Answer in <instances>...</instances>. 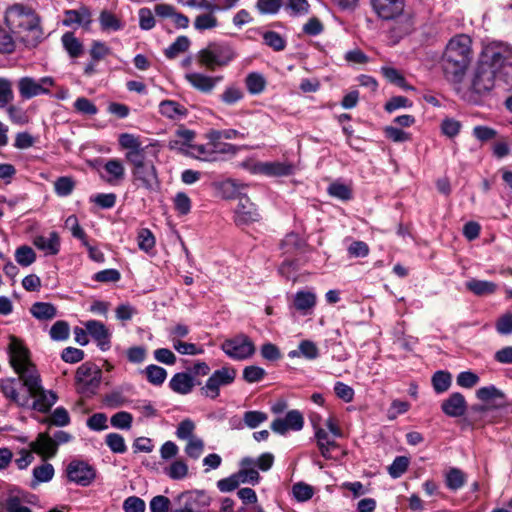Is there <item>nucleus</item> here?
Segmentation results:
<instances>
[{"label": "nucleus", "instance_id": "nucleus-1", "mask_svg": "<svg viewBox=\"0 0 512 512\" xmlns=\"http://www.w3.org/2000/svg\"><path fill=\"white\" fill-rule=\"evenodd\" d=\"M9 363L18 378L0 380V390L4 397L22 408H31L45 413L56 403L54 392L45 390L36 365L31 361L30 351L24 343L10 336L8 345Z\"/></svg>", "mask_w": 512, "mask_h": 512}, {"label": "nucleus", "instance_id": "nucleus-2", "mask_svg": "<svg viewBox=\"0 0 512 512\" xmlns=\"http://www.w3.org/2000/svg\"><path fill=\"white\" fill-rule=\"evenodd\" d=\"M473 59L472 39L466 34L453 36L446 44L441 66L448 81L462 80Z\"/></svg>", "mask_w": 512, "mask_h": 512}, {"label": "nucleus", "instance_id": "nucleus-3", "mask_svg": "<svg viewBox=\"0 0 512 512\" xmlns=\"http://www.w3.org/2000/svg\"><path fill=\"white\" fill-rule=\"evenodd\" d=\"M5 22L28 46L35 47L43 39L40 17L27 5L17 3L9 6L5 12Z\"/></svg>", "mask_w": 512, "mask_h": 512}, {"label": "nucleus", "instance_id": "nucleus-4", "mask_svg": "<svg viewBox=\"0 0 512 512\" xmlns=\"http://www.w3.org/2000/svg\"><path fill=\"white\" fill-rule=\"evenodd\" d=\"M118 142L120 147L126 150L125 159L132 169L155 162L160 152L157 144L143 146L139 137L130 133L120 134Z\"/></svg>", "mask_w": 512, "mask_h": 512}, {"label": "nucleus", "instance_id": "nucleus-5", "mask_svg": "<svg viewBox=\"0 0 512 512\" xmlns=\"http://www.w3.org/2000/svg\"><path fill=\"white\" fill-rule=\"evenodd\" d=\"M237 54L233 47L225 42H210L196 54L200 66L214 71L217 68L228 66Z\"/></svg>", "mask_w": 512, "mask_h": 512}, {"label": "nucleus", "instance_id": "nucleus-6", "mask_svg": "<svg viewBox=\"0 0 512 512\" xmlns=\"http://www.w3.org/2000/svg\"><path fill=\"white\" fill-rule=\"evenodd\" d=\"M55 85V80L51 76H44L35 79L30 76L22 77L17 82L20 96L23 99H31L40 95H49L50 89Z\"/></svg>", "mask_w": 512, "mask_h": 512}, {"label": "nucleus", "instance_id": "nucleus-7", "mask_svg": "<svg viewBox=\"0 0 512 512\" xmlns=\"http://www.w3.org/2000/svg\"><path fill=\"white\" fill-rule=\"evenodd\" d=\"M101 370L94 364L84 363L76 371L78 390L86 395L94 394L101 382Z\"/></svg>", "mask_w": 512, "mask_h": 512}, {"label": "nucleus", "instance_id": "nucleus-8", "mask_svg": "<svg viewBox=\"0 0 512 512\" xmlns=\"http://www.w3.org/2000/svg\"><path fill=\"white\" fill-rule=\"evenodd\" d=\"M236 374V370L231 367H222L215 370L201 388L202 394L208 398L216 399L220 394V388L233 383Z\"/></svg>", "mask_w": 512, "mask_h": 512}, {"label": "nucleus", "instance_id": "nucleus-9", "mask_svg": "<svg viewBox=\"0 0 512 512\" xmlns=\"http://www.w3.org/2000/svg\"><path fill=\"white\" fill-rule=\"evenodd\" d=\"M221 349L230 358L244 360L252 356L255 346L251 339L245 334H239L221 344Z\"/></svg>", "mask_w": 512, "mask_h": 512}, {"label": "nucleus", "instance_id": "nucleus-10", "mask_svg": "<svg viewBox=\"0 0 512 512\" xmlns=\"http://www.w3.org/2000/svg\"><path fill=\"white\" fill-rule=\"evenodd\" d=\"M506 49L500 43H490L486 45L481 53L479 64L486 66L488 69H493L497 72L506 64Z\"/></svg>", "mask_w": 512, "mask_h": 512}, {"label": "nucleus", "instance_id": "nucleus-11", "mask_svg": "<svg viewBox=\"0 0 512 512\" xmlns=\"http://www.w3.org/2000/svg\"><path fill=\"white\" fill-rule=\"evenodd\" d=\"M68 479L78 485L88 486L96 476L92 466L84 461L74 460L67 467Z\"/></svg>", "mask_w": 512, "mask_h": 512}, {"label": "nucleus", "instance_id": "nucleus-12", "mask_svg": "<svg viewBox=\"0 0 512 512\" xmlns=\"http://www.w3.org/2000/svg\"><path fill=\"white\" fill-rule=\"evenodd\" d=\"M132 175L138 187L145 188L148 191H153L159 186L155 162L132 169Z\"/></svg>", "mask_w": 512, "mask_h": 512}, {"label": "nucleus", "instance_id": "nucleus-13", "mask_svg": "<svg viewBox=\"0 0 512 512\" xmlns=\"http://www.w3.org/2000/svg\"><path fill=\"white\" fill-rule=\"evenodd\" d=\"M495 75L493 69L478 63L472 78V90L478 95L489 93L495 85Z\"/></svg>", "mask_w": 512, "mask_h": 512}, {"label": "nucleus", "instance_id": "nucleus-14", "mask_svg": "<svg viewBox=\"0 0 512 512\" xmlns=\"http://www.w3.org/2000/svg\"><path fill=\"white\" fill-rule=\"evenodd\" d=\"M184 78L194 89L204 94H211L223 80L222 75L209 76L199 72L186 73Z\"/></svg>", "mask_w": 512, "mask_h": 512}, {"label": "nucleus", "instance_id": "nucleus-15", "mask_svg": "<svg viewBox=\"0 0 512 512\" xmlns=\"http://www.w3.org/2000/svg\"><path fill=\"white\" fill-rule=\"evenodd\" d=\"M235 223L247 225L260 219V214L255 204L247 196H240L235 208Z\"/></svg>", "mask_w": 512, "mask_h": 512}, {"label": "nucleus", "instance_id": "nucleus-16", "mask_svg": "<svg viewBox=\"0 0 512 512\" xmlns=\"http://www.w3.org/2000/svg\"><path fill=\"white\" fill-rule=\"evenodd\" d=\"M304 419L298 410L289 411L284 418H277L271 423L273 432L284 435L289 430L299 431L303 428Z\"/></svg>", "mask_w": 512, "mask_h": 512}, {"label": "nucleus", "instance_id": "nucleus-17", "mask_svg": "<svg viewBox=\"0 0 512 512\" xmlns=\"http://www.w3.org/2000/svg\"><path fill=\"white\" fill-rule=\"evenodd\" d=\"M372 7L382 19H393L400 15L404 8V0H371Z\"/></svg>", "mask_w": 512, "mask_h": 512}, {"label": "nucleus", "instance_id": "nucleus-18", "mask_svg": "<svg viewBox=\"0 0 512 512\" xmlns=\"http://www.w3.org/2000/svg\"><path fill=\"white\" fill-rule=\"evenodd\" d=\"M91 11L86 6H81L79 9L64 11V19L62 21L64 26L71 27L73 25L82 26L89 29L92 22Z\"/></svg>", "mask_w": 512, "mask_h": 512}, {"label": "nucleus", "instance_id": "nucleus-19", "mask_svg": "<svg viewBox=\"0 0 512 512\" xmlns=\"http://www.w3.org/2000/svg\"><path fill=\"white\" fill-rule=\"evenodd\" d=\"M202 497L204 494L200 492L181 493L174 499L171 512H195Z\"/></svg>", "mask_w": 512, "mask_h": 512}, {"label": "nucleus", "instance_id": "nucleus-20", "mask_svg": "<svg viewBox=\"0 0 512 512\" xmlns=\"http://www.w3.org/2000/svg\"><path fill=\"white\" fill-rule=\"evenodd\" d=\"M214 133H219V130L211 129L205 134V138L207 141H210L212 152L214 154L215 160H220L221 155H235L238 152V147L230 144L222 142L223 137H216Z\"/></svg>", "mask_w": 512, "mask_h": 512}, {"label": "nucleus", "instance_id": "nucleus-21", "mask_svg": "<svg viewBox=\"0 0 512 512\" xmlns=\"http://www.w3.org/2000/svg\"><path fill=\"white\" fill-rule=\"evenodd\" d=\"M466 408L467 402L464 396L459 392L452 393L441 404L443 413L449 417H460L464 415Z\"/></svg>", "mask_w": 512, "mask_h": 512}, {"label": "nucleus", "instance_id": "nucleus-22", "mask_svg": "<svg viewBox=\"0 0 512 512\" xmlns=\"http://www.w3.org/2000/svg\"><path fill=\"white\" fill-rule=\"evenodd\" d=\"M85 328L89 335L97 342L102 351L110 347V333L105 325L96 320H90L85 323Z\"/></svg>", "mask_w": 512, "mask_h": 512}, {"label": "nucleus", "instance_id": "nucleus-23", "mask_svg": "<svg viewBox=\"0 0 512 512\" xmlns=\"http://www.w3.org/2000/svg\"><path fill=\"white\" fill-rule=\"evenodd\" d=\"M255 459L251 457H244L240 461V469L236 472L240 483H249L256 485L259 483L261 477L255 469Z\"/></svg>", "mask_w": 512, "mask_h": 512}, {"label": "nucleus", "instance_id": "nucleus-24", "mask_svg": "<svg viewBox=\"0 0 512 512\" xmlns=\"http://www.w3.org/2000/svg\"><path fill=\"white\" fill-rule=\"evenodd\" d=\"M31 450L42 457H53L57 452V443L47 433H41L30 443Z\"/></svg>", "mask_w": 512, "mask_h": 512}, {"label": "nucleus", "instance_id": "nucleus-25", "mask_svg": "<svg viewBox=\"0 0 512 512\" xmlns=\"http://www.w3.org/2000/svg\"><path fill=\"white\" fill-rule=\"evenodd\" d=\"M159 112L170 120H181L188 115V109L174 100H163L159 104Z\"/></svg>", "mask_w": 512, "mask_h": 512}, {"label": "nucleus", "instance_id": "nucleus-26", "mask_svg": "<svg viewBox=\"0 0 512 512\" xmlns=\"http://www.w3.org/2000/svg\"><path fill=\"white\" fill-rule=\"evenodd\" d=\"M33 244L38 249L44 251L46 255H56L60 250V238L55 231L50 232L48 237L43 235L36 236Z\"/></svg>", "mask_w": 512, "mask_h": 512}, {"label": "nucleus", "instance_id": "nucleus-27", "mask_svg": "<svg viewBox=\"0 0 512 512\" xmlns=\"http://www.w3.org/2000/svg\"><path fill=\"white\" fill-rule=\"evenodd\" d=\"M194 385L193 377L185 372L176 373L169 382L171 390L181 395L189 394Z\"/></svg>", "mask_w": 512, "mask_h": 512}, {"label": "nucleus", "instance_id": "nucleus-28", "mask_svg": "<svg viewBox=\"0 0 512 512\" xmlns=\"http://www.w3.org/2000/svg\"><path fill=\"white\" fill-rule=\"evenodd\" d=\"M257 171L267 176H287L292 174L293 165L284 162H265L257 165Z\"/></svg>", "mask_w": 512, "mask_h": 512}, {"label": "nucleus", "instance_id": "nucleus-29", "mask_svg": "<svg viewBox=\"0 0 512 512\" xmlns=\"http://www.w3.org/2000/svg\"><path fill=\"white\" fill-rule=\"evenodd\" d=\"M316 300L317 297L314 292L301 290L294 296V307L303 315H307L315 307Z\"/></svg>", "mask_w": 512, "mask_h": 512}, {"label": "nucleus", "instance_id": "nucleus-30", "mask_svg": "<svg viewBox=\"0 0 512 512\" xmlns=\"http://www.w3.org/2000/svg\"><path fill=\"white\" fill-rule=\"evenodd\" d=\"M314 428L317 446L320 450L321 455L325 459H332V451L335 448H337L336 442L330 439L328 433L323 428L316 427V425H314Z\"/></svg>", "mask_w": 512, "mask_h": 512}, {"label": "nucleus", "instance_id": "nucleus-31", "mask_svg": "<svg viewBox=\"0 0 512 512\" xmlns=\"http://www.w3.org/2000/svg\"><path fill=\"white\" fill-rule=\"evenodd\" d=\"M476 396L479 400L483 402H491V401H498V403L495 405V407H503L506 405L505 403V394L503 391L498 389L494 385H489L485 387H481L476 391Z\"/></svg>", "mask_w": 512, "mask_h": 512}, {"label": "nucleus", "instance_id": "nucleus-32", "mask_svg": "<svg viewBox=\"0 0 512 512\" xmlns=\"http://www.w3.org/2000/svg\"><path fill=\"white\" fill-rule=\"evenodd\" d=\"M30 313L39 321H50L57 316V309L48 302H35L30 307Z\"/></svg>", "mask_w": 512, "mask_h": 512}, {"label": "nucleus", "instance_id": "nucleus-33", "mask_svg": "<svg viewBox=\"0 0 512 512\" xmlns=\"http://www.w3.org/2000/svg\"><path fill=\"white\" fill-rule=\"evenodd\" d=\"M63 48L71 58H78L84 53L82 42L74 35L73 32H66L61 37Z\"/></svg>", "mask_w": 512, "mask_h": 512}, {"label": "nucleus", "instance_id": "nucleus-34", "mask_svg": "<svg viewBox=\"0 0 512 512\" xmlns=\"http://www.w3.org/2000/svg\"><path fill=\"white\" fill-rule=\"evenodd\" d=\"M195 138V132L189 129L180 128L175 133V139L169 141L170 149L183 150L185 147L191 149Z\"/></svg>", "mask_w": 512, "mask_h": 512}, {"label": "nucleus", "instance_id": "nucleus-35", "mask_svg": "<svg viewBox=\"0 0 512 512\" xmlns=\"http://www.w3.org/2000/svg\"><path fill=\"white\" fill-rule=\"evenodd\" d=\"M465 286L470 292L477 296L491 295L497 290V285L494 282L475 278L467 281Z\"/></svg>", "mask_w": 512, "mask_h": 512}, {"label": "nucleus", "instance_id": "nucleus-36", "mask_svg": "<svg viewBox=\"0 0 512 512\" xmlns=\"http://www.w3.org/2000/svg\"><path fill=\"white\" fill-rule=\"evenodd\" d=\"M104 170L109 175L105 180L114 184L123 180L125 175V168L119 159H110L104 165Z\"/></svg>", "mask_w": 512, "mask_h": 512}, {"label": "nucleus", "instance_id": "nucleus-37", "mask_svg": "<svg viewBox=\"0 0 512 512\" xmlns=\"http://www.w3.org/2000/svg\"><path fill=\"white\" fill-rule=\"evenodd\" d=\"M247 91L252 95L261 94L267 85L265 77L259 72L247 74L244 80Z\"/></svg>", "mask_w": 512, "mask_h": 512}, {"label": "nucleus", "instance_id": "nucleus-38", "mask_svg": "<svg viewBox=\"0 0 512 512\" xmlns=\"http://www.w3.org/2000/svg\"><path fill=\"white\" fill-rule=\"evenodd\" d=\"M100 27L103 31H119L124 27L122 20L117 17L114 13L103 10L99 16Z\"/></svg>", "mask_w": 512, "mask_h": 512}, {"label": "nucleus", "instance_id": "nucleus-39", "mask_svg": "<svg viewBox=\"0 0 512 512\" xmlns=\"http://www.w3.org/2000/svg\"><path fill=\"white\" fill-rule=\"evenodd\" d=\"M244 98L243 90L236 84H230L225 87L223 92L219 95L220 101L227 105L233 106Z\"/></svg>", "mask_w": 512, "mask_h": 512}, {"label": "nucleus", "instance_id": "nucleus-40", "mask_svg": "<svg viewBox=\"0 0 512 512\" xmlns=\"http://www.w3.org/2000/svg\"><path fill=\"white\" fill-rule=\"evenodd\" d=\"M187 154L201 161H216L212 152L210 141H207L206 144L191 145V149L187 151Z\"/></svg>", "mask_w": 512, "mask_h": 512}, {"label": "nucleus", "instance_id": "nucleus-41", "mask_svg": "<svg viewBox=\"0 0 512 512\" xmlns=\"http://www.w3.org/2000/svg\"><path fill=\"white\" fill-rule=\"evenodd\" d=\"M215 11H207L199 14L194 19V28L198 31L211 30L218 26V19L214 15Z\"/></svg>", "mask_w": 512, "mask_h": 512}, {"label": "nucleus", "instance_id": "nucleus-42", "mask_svg": "<svg viewBox=\"0 0 512 512\" xmlns=\"http://www.w3.org/2000/svg\"><path fill=\"white\" fill-rule=\"evenodd\" d=\"M466 475L458 468H450L445 474V483L450 490H458L464 486Z\"/></svg>", "mask_w": 512, "mask_h": 512}, {"label": "nucleus", "instance_id": "nucleus-43", "mask_svg": "<svg viewBox=\"0 0 512 512\" xmlns=\"http://www.w3.org/2000/svg\"><path fill=\"white\" fill-rule=\"evenodd\" d=\"M54 476V468L50 463H44L40 466H36L33 469V481L32 487H35L39 483L48 482Z\"/></svg>", "mask_w": 512, "mask_h": 512}, {"label": "nucleus", "instance_id": "nucleus-44", "mask_svg": "<svg viewBox=\"0 0 512 512\" xmlns=\"http://www.w3.org/2000/svg\"><path fill=\"white\" fill-rule=\"evenodd\" d=\"M190 46V40L187 36H179L165 49L164 54L168 59H174L179 54L184 53Z\"/></svg>", "mask_w": 512, "mask_h": 512}, {"label": "nucleus", "instance_id": "nucleus-45", "mask_svg": "<svg viewBox=\"0 0 512 512\" xmlns=\"http://www.w3.org/2000/svg\"><path fill=\"white\" fill-rule=\"evenodd\" d=\"M244 426L255 429L268 420V414L258 410L246 411L243 414Z\"/></svg>", "mask_w": 512, "mask_h": 512}, {"label": "nucleus", "instance_id": "nucleus-46", "mask_svg": "<svg viewBox=\"0 0 512 512\" xmlns=\"http://www.w3.org/2000/svg\"><path fill=\"white\" fill-rule=\"evenodd\" d=\"M149 383L159 386L164 383L167 377V371L157 365H148L144 370Z\"/></svg>", "mask_w": 512, "mask_h": 512}, {"label": "nucleus", "instance_id": "nucleus-47", "mask_svg": "<svg viewBox=\"0 0 512 512\" xmlns=\"http://www.w3.org/2000/svg\"><path fill=\"white\" fill-rule=\"evenodd\" d=\"M15 260L19 265L28 267L35 262L36 254L31 247L22 245L15 251Z\"/></svg>", "mask_w": 512, "mask_h": 512}, {"label": "nucleus", "instance_id": "nucleus-48", "mask_svg": "<svg viewBox=\"0 0 512 512\" xmlns=\"http://www.w3.org/2000/svg\"><path fill=\"white\" fill-rule=\"evenodd\" d=\"M50 338L54 341H64L69 338L70 327L68 322L64 320L56 321L50 328Z\"/></svg>", "mask_w": 512, "mask_h": 512}, {"label": "nucleus", "instance_id": "nucleus-49", "mask_svg": "<svg viewBox=\"0 0 512 512\" xmlns=\"http://www.w3.org/2000/svg\"><path fill=\"white\" fill-rule=\"evenodd\" d=\"M165 473L173 480H182L188 475V465L181 459L175 460L165 469Z\"/></svg>", "mask_w": 512, "mask_h": 512}, {"label": "nucleus", "instance_id": "nucleus-50", "mask_svg": "<svg viewBox=\"0 0 512 512\" xmlns=\"http://www.w3.org/2000/svg\"><path fill=\"white\" fill-rule=\"evenodd\" d=\"M75 188V181L68 176H62L54 182V190L58 196L66 197L70 195Z\"/></svg>", "mask_w": 512, "mask_h": 512}, {"label": "nucleus", "instance_id": "nucleus-51", "mask_svg": "<svg viewBox=\"0 0 512 512\" xmlns=\"http://www.w3.org/2000/svg\"><path fill=\"white\" fill-rule=\"evenodd\" d=\"M433 388L437 393L447 391L451 385V375L448 372L438 371L432 377Z\"/></svg>", "mask_w": 512, "mask_h": 512}, {"label": "nucleus", "instance_id": "nucleus-52", "mask_svg": "<svg viewBox=\"0 0 512 512\" xmlns=\"http://www.w3.org/2000/svg\"><path fill=\"white\" fill-rule=\"evenodd\" d=\"M14 99L12 82L0 77V108L6 107Z\"/></svg>", "mask_w": 512, "mask_h": 512}, {"label": "nucleus", "instance_id": "nucleus-53", "mask_svg": "<svg viewBox=\"0 0 512 512\" xmlns=\"http://www.w3.org/2000/svg\"><path fill=\"white\" fill-rule=\"evenodd\" d=\"M138 247L146 253L150 252L155 246V237L149 229L143 228L138 232Z\"/></svg>", "mask_w": 512, "mask_h": 512}, {"label": "nucleus", "instance_id": "nucleus-54", "mask_svg": "<svg viewBox=\"0 0 512 512\" xmlns=\"http://www.w3.org/2000/svg\"><path fill=\"white\" fill-rule=\"evenodd\" d=\"M194 430H195V423L191 419L187 418V419L182 420L178 424L177 430H176V436L178 439L188 441L191 438L196 437L194 435Z\"/></svg>", "mask_w": 512, "mask_h": 512}, {"label": "nucleus", "instance_id": "nucleus-55", "mask_svg": "<svg viewBox=\"0 0 512 512\" xmlns=\"http://www.w3.org/2000/svg\"><path fill=\"white\" fill-rule=\"evenodd\" d=\"M204 451V441L199 437L191 438L185 446V453L192 459H198Z\"/></svg>", "mask_w": 512, "mask_h": 512}, {"label": "nucleus", "instance_id": "nucleus-56", "mask_svg": "<svg viewBox=\"0 0 512 512\" xmlns=\"http://www.w3.org/2000/svg\"><path fill=\"white\" fill-rule=\"evenodd\" d=\"M46 422L50 425L63 427L70 423V416L65 408L57 407Z\"/></svg>", "mask_w": 512, "mask_h": 512}, {"label": "nucleus", "instance_id": "nucleus-57", "mask_svg": "<svg viewBox=\"0 0 512 512\" xmlns=\"http://www.w3.org/2000/svg\"><path fill=\"white\" fill-rule=\"evenodd\" d=\"M173 348L182 355H198L204 350L193 343L183 342L179 339H172Z\"/></svg>", "mask_w": 512, "mask_h": 512}, {"label": "nucleus", "instance_id": "nucleus-58", "mask_svg": "<svg viewBox=\"0 0 512 512\" xmlns=\"http://www.w3.org/2000/svg\"><path fill=\"white\" fill-rule=\"evenodd\" d=\"M133 417L129 412L120 411L114 414L111 419V425L118 429H130L132 426Z\"/></svg>", "mask_w": 512, "mask_h": 512}, {"label": "nucleus", "instance_id": "nucleus-59", "mask_svg": "<svg viewBox=\"0 0 512 512\" xmlns=\"http://www.w3.org/2000/svg\"><path fill=\"white\" fill-rule=\"evenodd\" d=\"M409 465V459L405 456H398L394 459L393 463L389 466L388 472L392 478H399L403 475Z\"/></svg>", "mask_w": 512, "mask_h": 512}, {"label": "nucleus", "instance_id": "nucleus-60", "mask_svg": "<svg viewBox=\"0 0 512 512\" xmlns=\"http://www.w3.org/2000/svg\"><path fill=\"white\" fill-rule=\"evenodd\" d=\"M172 504L166 496L157 495L151 499L149 508L151 512H171Z\"/></svg>", "mask_w": 512, "mask_h": 512}, {"label": "nucleus", "instance_id": "nucleus-61", "mask_svg": "<svg viewBox=\"0 0 512 512\" xmlns=\"http://www.w3.org/2000/svg\"><path fill=\"white\" fill-rule=\"evenodd\" d=\"M105 442L114 453H124L127 450L124 438L118 433L108 434Z\"/></svg>", "mask_w": 512, "mask_h": 512}, {"label": "nucleus", "instance_id": "nucleus-62", "mask_svg": "<svg viewBox=\"0 0 512 512\" xmlns=\"http://www.w3.org/2000/svg\"><path fill=\"white\" fill-rule=\"evenodd\" d=\"M263 39L266 45L273 48L275 51H281L285 48L286 42L282 36L274 31H268L263 34Z\"/></svg>", "mask_w": 512, "mask_h": 512}, {"label": "nucleus", "instance_id": "nucleus-63", "mask_svg": "<svg viewBox=\"0 0 512 512\" xmlns=\"http://www.w3.org/2000/svg\"><path fill=\"white\" fill-rule=\"evenodd\" d=\"M496 331L500 335L512 334V313L508 312L498 318L495 323Z\"/></svg>", "mask_w": 512, "mask_h": 512}, {"label": "nucleus", "instance_id": "nucleus-64", "mask_svg": "<svg viewBox=\"0 0 512 512\" xmlns=\"http://www.w3.org/2000/svg\"><path fill=\"white\" fill-rule=\"evenodd\" d=\"M4 507L7 512H32L31 509L23 505L18 496L10 495L6 500Z\"/></svg>", "mask_w": 512, "mask_h": 512}]
</instances>
